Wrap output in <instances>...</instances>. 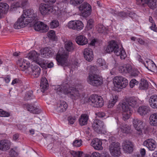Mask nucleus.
Masks as SVG:
<instances>
[{
	"label": "nucleus",
	"mask_w": 157,
	"mask_h": 157,
	"mask_svg": "<svg viewBox=\"0 0 157 157\" xmlns=\"http://www.w3.org/2000/svg\"><path fill=\"white\" fill-rule=\"evenodd\" d=\"M82 11V16L84 17H87L89 16L91 12V9L86 10H81Z\"/></svg>",
	"instance_id": "nucleus-48"
},
{
	"label": "nucleus",
	"mask_w": 157,
	"mask_h": 157,
	"mask_svg": "<svg viewBox=\"0 0 157 157\" xmlns=\"http://www.w3.org/2000/svg\"><path fill=\"white\" fill-rule=\"evenodd\" d=\"M48 35L49 38L52 40H55L56 35L54 31L52 30L49 31L48 32Z\"/></svg>",
	"instance_id": "nucleus-52"
},
{
	"label": "nucleus",
	"mask_w": 157,
	"mask_h": 157,
	"mask_svg": "<svg viewBox=\"0 0 157 157\" xmlns=\"http://www.w3.org/2000/svg\"><path fill=\"white\" fill-rule=\"evenodd\" d=\"M9 8V6L6 3H0V13H5Z\"/></svg>",
	"instance_id": "nucleus-43"
},
{
	"label": "nucleus",
	"mask_w": 157,
	"mask_h": 157,
	"mask_svg": "<svg viewBox=\"0 0 157 157\" xmlns=\"http://www.w3.org/2000/svg\"><path fill=\"white\" fill-rule=\"evenodd\" d=\"M139 87L141 90H146L148 87V83L146 80L144 79H141Z\"/></svg>",
	"instance_id": "nucleus-41"
},
{
	"label": "nucleus",
	"mask_w": 157,
	"mask_h": 157,
	"mask_svg": "<svg viewBox=\"0 0 157 157\" xmlns=\"http://www.w3.org/2000/svg\"><path fill=\"white\" fill-rule=\"evenodd\" d=\"M87 81L89 84L95 86H100L103 83L101 77L96 74H89Z\"/></svg>",
	"instance_id": "nucleus-5"
},
{
	"label": "nucleus",
	"mask_w": 157,
	"mask_h": 157,
	"mask_svg": "<svg viewBox=\"0 0 157 157\" xmlns=\"http://www.w3.org/2000/svg\"><path fill=\"white\" fill-rule=\"evenodd\" d=\"M150 106L153 109L157 108V95H153L151 96L149 99Z\"/></svg>",
	"instance_id": "nucleus-26"
},
{
	"label": "nucleus",
	"mask_w": 157,
	"mask_h": 157,
	"mask_svg": "<svg viewBox=\"0 0 157 157\" xmlns=\"http://www.w3.org/2000/svg\"><path fill=\"white\" fill-rule=\"evenodd\" d=\"M150 124L151 125H157V113L151 114L149 117Z\"/></svg>",
	"instance_id": "nucleus-36"
},
{
	"label": "nucleus",
	"mask_w": 157,
	"mask_h": 157,
	"mask_svg": "<svg viewBox=\"0 0 157 157\" xmlns=\"http://www.w3.org/2000/svg\"><path fill=\"white\" fill-rule=\"evenodd\" d=\"M40 72V68L37 65H31L28 68L26 73L32 75L34 78H37Z\"/></svg>",
	"instance_id": "nucleus-11"
},
{
	"label": "nucleus",
	"mask_w": 157,
	"mask_h": 157,
	"mask_svg": "<svg viewBox=\"0 0 157 157\" xmlns=\"http://www.w3.org/2000/svg\"><path fill=\"white\" fill-rule=\"evenodd\" d=\"M97 31L99 33H105L107 31V29L101 24H98L96 26Z\"/></svg>",
	"instance_id": "nucleus-42"
},
{
	"label": "nucleus",
	"mask_w": 157,
	"mask_h": 157,
	"mask_svg": "<svg viewBox=\"0 0 157 157\" xmlns=\"http://www.w3.org/2000/svg\"><path fill=\"white\" fill-rule=\"evenodd\" d=\"M59 25V22L57 20H53L50 23V27L52 29L57 27Z\"/></svg>",
	"instance_id": "nucleus-47"
},
{
	"label": "nucleus",
	"mask_w": 157,
	"mask_h": 157,
	"mask_svg": "<svg viewBox=\"0 0 157 157\" xmlns=\"http://www.w3.org/2000/svg\"><path fill=\"white\" fill-rule=\"evenodd\" d=\"M89 119V116L86 114H82L79 119V124L82 126L86 125Z\"/></svg>",
	"instance_id": "nucleus-28"
},
{
	"label": "nucleus",
	"mask_w": 157,
	"mask_h": 157,
	"mask_svg": "<svg viewBox=\"0 0 157 157\" xmlns=\"http://www.w3.org/2000/svg\"><path fill=\"white\" fill-rule=\"evenodd\" d=\"M97 64L99 66L102 67L103 69L107 68L108 67L105 60L101 58L98 59L97 61Z\"/></svg>",
	"instance_id": "nucleus-39"
},
{
	"label": "nucleus",
	"mask_w": 157,
	"mask_h": 157,
	"mask_svg": "<svg viewBox=\"0 0 157 157\" xmlns=\"http://www.w3.org/2000/svg\"><path fill=\"white\" fill-rule=\"evenodd\" d=\"M10 116V113L8 112L4 111L0 109V116L2 117H8Z\"/></svg>",
	"instance_id": "nucleus-57"
},
{
	"label": "nucleus",
	"mask_w": 157,
	"mask_h": 157,
	"mask_svg": "<svg viewBox=\"0 0 157 157\" xmlns=\"http://www.w3.org/2000/svg\"><path fill=\"white\" fill-rule=\"evenodd\" d=\"M84 58L88 61H91L93 59V52L90 48H86L84 49Z\"/></svg>",
	"instance_id": "nucleus-20"
},
{
	"label": "nucleus",
	"mask_w": 157,
	"mask_h": 157,
	"mask_svg": "<svg viewBox=\"0 0 157 157\" xmlns=\"http://www.w3.org/2000/svg\"><path fill=\"white\" fill-rule=\"evenodd\" d=\"M26 109L28 111L34 114H39L41 112V110L40 109L30 105H27Z\"/></svg>",
	"instance_id": "nucleus-32"
},
{
	"label": "nucleus",
	"mask_w": 157,
	"mask_h": 157,
	"mask_svg": "<svg viewBox=\"0 0 157 157\" xmlns=\"http://www.w3.org/2000/svg\"><path fill=\"white\" fill-rule=\"evenodd\" d=\"M138 105V99L135 97L126 98L125 101L122 103L121 107L125 109V108L133 111V109Z\"/></svg>",
	"instance_id": "nucleus-4"
},
{
	"label": "nucleus",
	"mask_w": 157,
	"mask_h": 157,
	"mask_svg": "<svg viewBox=\"0 0 157 157\" xmlns=\"http://www.w3.org/2000/svg\"><path fill=\"white\" fill-rule=\"evenodd\" d=\"M76 118L75 116H70L68 117V123L69 124H73L76 121Z\"/></svg>",
	"instance_id": "nucleus-55"
},
{
	"label": "nucleus",
	"mask_w": 157,
	"mask_h": 157,
	"mask_svg": "<svg viewBox=\"0 0 157 157\" xmlns=\"http://www.w3.org/2000/svg\"><path fill=\"white\" fill-rule=\"evenodd\" d=\"M101 155L98 152H93L90 155V157H100Z\"/></svg>",
	"instance_id": "nucleus-61"
},
{
	"label": "nucleus",
	"mask_w": 157,
	"mask_h": 157,
	"mask_svg": "<svg viewBox=\"0 0 157 157\" xmlns=\"http://www.w3.org/2000/svg\"><path fill=\"white\" fill-rule=\"evenodd\" d=\"M68 106L67 103L65 101L61 102L57 108V111L59 112H64L67 108Z\"/></svg>",
	"instance_id": "nucleus-35"
},
{
	"label": "nucleus",
	"mask_w": 157,
	"mask_h": 157,
	"mask_svg": "<svg viewBox=\"0 0 157 157\" xmlns=\"http://www.w3.org/2000/svg\"><path fill=\"white\" fill-rule=\"evenodd\" d=\"M39 9L42 15H46L52 12L53 8L48 4L41 3L40 5Z\"/></svg>",
	"instance_id": "nucleus-12"
},
{
	"label": "nucleus",
	"mask_w": 157,
	"mask_h": 157,
	"mask_svg": "<svg viewBox=\"0 0 157 157\" xmlns=\"http://www.w3.org/2000/svg\"><path fill=\"white\" fill-rule=\"evenodd\" d=\"M76 21H69L67 25L68 27L70 29L75 30Z\"/></svg>",
	"instance_id": "nucleus-51"
},
{
	"label": "nucleus",
	"mask_w": 157,
	"mask_h": 157,
	"mask_svg": "<svg viewBox=\"0 0 157 157\" xmlns=\"http://www.w3.org/2000/svg\"><path fill=\"white\" fill-rule=\"evenodd\" d=\"M107 52H113L117 56H120L122 59H125L126 54L123 48H119L118 46L114 40L110 41L106 50Z\"/></svg>",
	"instance_id": "nucleus-2"
},
{
	"label": "nucleus",
	"mask_w": 157,
	"mask_h": 157,
	"mask_svg": "<svg viewBox=\"0 0 157 157\" xmlns=\"http://www.w3.org/2000/svg\"><path fill=\"white\" fill-rule=\"evenodd\" d=\"M97 115L99 117L103 118L105 116V114L104 113L99 112L97 113Z\"/></svg>",
	"instance_id": "nucleus-63"
},
{
	"label": "nucleus",
	"mask_w": 157,
	"mask_h": 157,
	"mask_svg": "<svg viewBox=\"0 0 157 157\" xmlns=\"http://www.w3.org/2000/svg\"><path fill=\"white\" fill-rule=\"evenodd\" d=\"M68 56L67 52H65L63 48L60 49L56 56V60L58 64L63 66H67L69 65L67 60Z\"/></svg>",
	"instance_id": "nucleus-3"
},
{
	"label": "nucleus",
	"mask_w": 157,
	"mask_h": 157,
	"mask_svg": "<svg viewBox=\"0 0 157 157\" xmlns=\"http://www.w3.org/2000/svg\"><path fill=\"white\" fill-rule=\"evenodd\" d=\"M137 5H144L146 4L151 9H154L157 7V0H136Z\"/></svg>",
	"instance_id": "nucleus-10"
},
{
	"label": "nucleus",
	"mask_w": 157,
	"mask_h": 157,
	"mask_svg": "<svg viewBox=\"0 0 157 157\" xmlns=\"http://www.w3.org/2000/svg\"><path fill=\"white\" fill-rule=\"evenodd\" d=\"M68 87L69 85H68L62 86H59L56 88L55 90L58 94H60L61 93L67 94V92L65 91L67 90Z\"/></svg>",
	"instance_id": "nucleus-29"
},
{
	"label": "nucleus",
	"mask_w": 157,
	"mask_h": 157,
	"mask_svg": "<svg viewBox=\"0 0 157 157\" xmlns=\"http://www.w3.org/2000/svg\"><path fill=\"white\" fill-rule=\"evenodd\" d=\"M131 75L132 76L136 77L138 75L139 73V71L137 69L135 68H132L130 72Z\"/></svg>",
	"instance_id": "nucleus-54"
},
{
	"label": "nucleus",
	"mask_w": 157,
	"mask_h": 157,
	"mask_svg": "<svg viewBox=\"0 0 157 157\" xmlns=\"http://www.w3.org/2000/svg\"><path fill=\"white\" fill-rule=\"evenodd\" d=\"M120 128L121 131L124 133L129 134L132 131L130 126L125 124H122Z\"/></svg>",
	"instance_id": "nucleus-37"
},
{
	"label": "nucleus",
	"mask_w": 157,
	"mask_h": 157,
	"mask_svg": "<svg viewBox=\"0 0 157 157\" xmlns=\"http://www.w3.org/2000/svg\"><path fill=\"white\" fill-rule=\"evenodd\" d=\"M123 149L125 153H130L133 151V145L132 142L128 140L123 142L122 144Z\"/></svg>",
	"instance_id": "nucleus-16"
},
{
	"label": "nucleus",
	"mask_w": 157,
	"mask_h": 157,
	"mask_svg": "<svg viewBox=\"0 0 157 157\" xmlns=\"http://www.w3.org/2000/svg\"><path fill=\"white\" fill-rule=\"evenodd\" d=\"M138 82L135 79H132L130 82L129 85L130 87L132 88L135 86V85H137Z\"/></svg>",
	"instance_id": "nucleus-58"
},
{
	"label": "nucleus",
	"mask_w": 157,
	"mask_h": 157,
	"mask_svg": "<svg viewBox=\"0 0 157 157\" xmlns=\"http://www.w3.org/2000/svg\"><path fill=\"white\" fill-rule=\"evenodd\" d=\"M75 24V30L78 31L83 29V24L81 21H76Z\"/></svg>",
	"instance_id": "nucleus-45"
},
{
	"label": "nucleus",
	"mask_w": 157,
	"mask_h": 157,
	"mask_svg": "<svg viewBox=\"0 0 157 157\" xmlns=\"http://www.w3.org/2000/svg\"><path fill=\"white\" fill-rule=\"evenodd\" d=\"M18 64L19 66V69L22 71H25L26 73L28 68L30 66L26 60L22 59L19 60Z\"/></svg>",
	"instance_id": "nucleus-18"
},
{
	"label": "nucleus",
	"mask_w": 157,
	"mask_h": 157,
	"mask_svg": "<svg viewBox=\"0 0 157 157\" xmlns=\"http://www.w3.org/2000/svg\"><path fill=\"white\" fill-rule=\"evenodd\" d=\"M121 107L123 111L122 117L123 120L125 121L128 119L129 118L133 111L129 110L128 109L125 108L124 109L122 107Z\"/></svg>",
	"instance_id": "nucleus-30"
},
{
	"label": "nucleus",
	"mask_w": 157,
	"mask_h": 157,
	"mask_svg": "<svg viewBox=\"0 0 157 157\" xmlns=\"http://www.w3.org/2000/svg\"><path fill=\"white\" fill-rule=\"evenodd\" d=\"M33 92L32 90L27 92L24 97L25 100H29L34 98V97L33 94Z\"/></svg>",
	"instance_id": "nucleus-46"
},
{
	"label": "nucleus",
	"mask_w": 157,
	"mask_h": 157,
	"mask_svg": "<svg viewBox=\"0 0 157 157\" xmlns=\"http://www.w3.org/2000/svg\"><path fill=\"white\" fill-rule=\"evenodd\" d=\"M73 145L74 146L79 147L82 144V141L81 140H77L73 142Z\"/></svg>",
	"instance_id": "nucleus-56"
},
{
	"label": "nucleus",
	"mask_w": 157,
	"mask_h": 157,
	"mask_svg": "<svg viewBox=\"0 0 157 157\" xmlns=\"http://www.w3.org/2000/svg\"><path fill=\"white\" fill-rule=\"evenodd\" d=\"M76 41L78 44L81 45H85L88 42L87 39L83 35L78 36L76 38Z\"/></svg>",
	"instance_id": "nucleus-25"
},
{
	"label": "nucleus",
	"mask_w": 157,
	"mask_h": 157,
	"mask_svg": "<svg viewBox=\"0 0 157 157\" xmlns=\"http://www.w3.org/2000/svg\"><path fill=\"white\" fill-rule=\"evenodd\" d=\"M48 87V82L46 78L43 77L41 78L40 83V88L41 89V91L43 92L47 89Z\"/></svg>",
	"instance_id": "nucleus-31"
},
{
	"label": "nucleus",
	"mask_w": 157,
	"mask_h": 157,
	"mask_svg": "<svg viewBox=\"0 0 157 157\" xmlns=\"http://www.w3.org/2000/svg\"><path fill=\"white\" fill-rule=\"evenodd\" d=\"M102 144L101 140L97 138L93 139L91 143V146L95 149L98 150H101L103 149Z\"/></svg>",
	"instance_id": "nucleus-17"
},
{
	"label": "nucleus",
	"mask_w": 157,
	"mask_h": 157,
	"mask_svg": "<svg viewBox=\"0 0 157 157\" xmlns=\"http://www.w3.org/2000/svg\"><path fill=\"white\" fill-rule=\"evenodd\" d=\"M71 154L73 157H81L82 156V153L80 151H71Z\"/></svg>",
	"instance_id": "nucleus-53"
},
{
	"label": "nucleus",
	"mask_w": 157,
	"mask_h": 157,
	"mask_svg": "<svg viewBox=\"0 0 157 157\" xmlns=\"http://www.w3.org/2000/svg\"><path fill=\"white\" fill-rule=\"evenodd\" d=\"M98 70L97 69L96 67L95 66H92L90 68V72L89 74H96Z\"/></svg>",
	"instance_id": "nucleus-59"
},
{
	"label": "nucleus",
	"mask_w": 157,
	"mask_h": 157,
	"mask_svg": "<svg viewBox=\"0 0 157 157\" xmlns=\"http://www.w3.org/2000/svg\"><path fill=\"white\" fill-rule=\"evenodd\" d=\"M39 55V54L35 51H32L28 54L27 57L29 59H32L36 62L38 58Z\"/></svg>",
	"instance_id": "nucleus-33"
},
{
	"label": "nucleus",
	"mask_w": 157,
	"mask_h": 157,
	"mask_svg": "<svg viewBox=\"0 0 157 157\" xmlns=\"http://www.w3.org/2000/svg\"><path fill=\"white\" fill-rule=\"evenodd\" d=\"M152 25L150 27V28L154 31L156 32L157 31V28L155 27V23L151 24Z\"/></svg>",
	"instance_id": "nucleus-62"
},
{
	"label": "nucleus",
	"mask_w": 157,
	"mask_h": 157,
	"mask_svg": "<svg viewBox=\"0 0 157 157\" xmlns=\"http://www.w3.org/2000/svg\"><path fill=\"white\" fill-rule=\"evenodd\" d=\"M150 112V109L148 106H142L138 109L137 112L141 116H144Z\"/></svg>",
	"instance_id": "nucleus-23"
},
{
	"label": "nucleus",
	"mask_w": 157,
	"mask_h": 157,
	"mask_svg": "<svg viewBox=\"0 0 157 157\" xmlns=\"http://www.w3.org/2000/svg\"><path fill=\"white\" fill-rule=\"evenodd\" d=\"M34 29L37 31L44 33L47 31L48 27L43 23L38 21L36 22L34 26Z\"/></svg>",
	"instance_id": "nucleus-14"
},
{
	"label": "nucleus",
	"mask_w": 157,
	"mask_h": 157,
	"mask_svg": "<svg viewBox=\"0 0 157 157\" xmlns=\"http://www.w3.org/2000/svg\"><path fill=\"white\" fill-rule=\"evenodd\" d=\"M36 62L42 68H46V67L47 63L44 59H40L39 57Z\"/></svg>",
	"instance_id": "nucleus-44"
},
{
	"label": "nucleus",
	"mask_w": 157,
	"mask_h": 157,
	"mask_svg": "<svg viewBox=\"0 0 157 157\" xmlns=\"http://www.w3.org/2000/svg\"><path fill=\"white\" fill-rule=\"evenodd\" d=\"M64 47L66 50L68 52H72L75 48L74 45L70 41H66Z\"/></svg>",
	"instance_id": "nucleus-38"
},
{
	"label": "nucleus",
	"mask_w": 157,
	"mask_h": 157,
	"mask_svg": "<svg viewBox=\"0 0 157 157\" xmlns=\"http://www.w3.org/2000/svg\"><path fill=\"white\" fill-rule=\"evenodd\" d=\"M40 55L43 58H48L53 54L52 50L50 48L46 47L40 50Z\"/></svg>",
	"instance_id": "nucleus-19"
},
{
	"label": "nucleus",
	"mask_w": 157,
	"mask_h": 157,
	"mask_svg": "<svg viewBox=\"0 0 157 157\" xmlns=\"http://www.w3.org/2000/svg\"><path fill=\"white\" fill-rule=\"evenodd\" d=\"M155 142L152 139H148L144 142L145 145L151 151L154 150L156 147Z\"/></svg>",
	"instance_id": "nucleus-22"
},
{
	"label": "nucleus",
	"mask_w": 157,
	"mask_h": 157,
	"mask_svg": "<svg viewBox=\"0 0 157 157\" xmlns=\"http://www.w3.org/2000/svg\"><path fill=\"white\" fill-rule=\"evenodd\" d=\"M113 82L115 86L117 88H125L128 84V80L121 76H116Z\"/></svg>",
	"instance_id": "nucleus-7"
},
{
	"label": "nucleus",
	"mask_w": 157,
	"mask_h": 157,
	"mask_svg": "<svg viewBox=\"0 0 157 157\" xmlns=\"http://www.w3.org/2000/svg\"><path fill=\"white\" fill-rule=\"evenodd\" d=\"M84 0H71L70 2L74 6H76L81 4Z\"/></svg>",
	"instance_id": "nucleus-50"
},
{
	"label": "nucleus",
	"mask_w": 157,
	"mask_h": 157,
	"mask_svg": "<svg viewBox=\"0 0 157 157\" xmlns=\"http://www.w3.org/2000/svg\"><path fill=\"white\" fill-rule=\"evenodd\" d=\"M111 154L115 156H118L121 154L120 144L117 142L112 143L109 147Z\"/></svg>",
	"instance_id": "nucleus-8"
},
{
	"label": "nucleus",
	"mask_w": 157,
	"mask_h": 157,
	"mask_svg": "<svg viewBox=\"0 0 157 157\" xmlns=\"http://www.w3.org/2000/svg\"><path fill=\"white\" fill-rule=\"evenodd\" d=\"M118 97L117 95H113L108 101L107 105L108 108L113 107L117 101Z\"/></svg>",
	"instance_id": "nucleus-34"
},
{
	"label": "nucleus",
	"mask_w": 157,
	"mask_h": 157,
	"mask_svg": "<svg viewBox=\"0 0 157 157\" xmlns=\"http://www.w3.org/2000/svg\"><path fill=\"white\" fill-rule=\"evenodd\" d=\"M93 22L94 21L92 19H90L88 21L87 26L89 30L92 28Z\"/></svg>",
	"instance_id": "nucleus-60"
},
{
	"label": "nucleus",
	"mask_w": 157,
	"mask_h": 157,
	"mask_svg": "<svg viewBox=\"0 0 157 157\" xmlns=\"http://www.w3.org/2000/svg\"><path fill=\"white\" fill-rule=\"evenodd\" d=\"M37 15V13H34L33 9L24 10L21 17L14 24V28L19 29L25 27L29 23H34L38 20Z\"/></svg>",
	"instance_id": "nucleus-1"
},
{
	"label": "nucleus",
	"mask_w": 157,
	"mask_h": 157,
	"mask_svg": "<svg viewBox=\"0 0 157 157\" xmlns=\"http://www.w3.org/2000/svg\"><path fill=\"white\" fill-rule=\"evenodd\" d=\"M65 92H67V94L73 100L78 99L80 95L79 91L76 88L70 86H69L67 90Z\"/></svg>",
	"instance_id": "nucleus-9"
},
{
	"label": "nucleus",
	"mask_w": 157,
	"mask_h": 157,
	"mask_svg": "<svg viewBox=\"0 0 157 157\" xmlns=\"http://www.w3.org/2000/svg\"><path fill=\"white\" fill-rule=\"evenodd\" d=\"M103 124L101 121L96 119L94 120L92 124V127L95 131L97 132H101L103 128Z\"/></svg>",
	"instance_id": "nucleus-15"
},
{
	"label": "nucleus",
	"mask_w": 157,
	"mask_h": 157,
	"mask_svg": "<svg viewBox=\"0 0 157 157\" xmlns=\"http://www.w3.org/2000/svg\"><path fill=\"white\" fill-rule=\"evenodd\" d=\"M146 63L147 65L145 64L144 65L148 70L153 72L157 71L156 66L153 61L149 60L148 61H147Z\"/></svg>",
	"instance_id": "nucleus-24"
},
{
	"label": "nucleus",
	"mask_w": 157,
	"mask_h": 157,
	"mask_svg": "<svg viewBox=\"0 0 157 157\" xmlns=\"http://www.w3.org/2000/svg\"><path fill=\"white\" fill-rule=\"evenodd\" d=\"M133 124L134 128L139 134L142 133L144 126L143 122L141 120L137 118L134 119L133 121Z\"/></svg>",
	"instance_id": "nucleus-13"
},
{
	"label": "nucleus",
	"mask_w": 157,
	"mask_h": 157,
	"mask_svg": "<svg viewBox=\"0 0 157 157\" xmlns=\"http://www.w3.org/2000/svg\"><path fill=\"white\" fill-rule=\"evenodd\" d=\"M114 15L119 16L121 17H124L127 16V13L124 12H117L116 11H114Z\"/></svg>",
	"instance_id": "nucleus-49"
},
{
	"label": "nucleus",
	"mask_w": 157,
	"mask_h": 157,
	"mask_svg": "<svg viewBox=\"0 0 157 157\" xmlns=\"http://www.w3.org/2000/svg\"><path fill=\"white\" fill-rule=\"evenodd\" d=\"M140 154L143 157L145 155L146 151L144 148H141L140 151Z\"/></svg>",
	"instance_id": "nucleus-64"
},
{
	"label": "nucleus",
	"mask_w": 157,
	"mask_h": 157,
	"mask_svg": "<svg viewBox=\"0 0 157 157\" xmlns=\"http://www.w3.org/2000/svg\"><path fill=\"white\" fill-rule=\"evenodd\" d=\"M79 9L80 10H90V9H91V7L89 3L86 2H84L80 5Z\"/></svg>",
	"instance_id": "nucleus-40"
},
{
	"label": "nucleus",
	"mask_w": 157,
	"mask_h": 157,
	"mask_svg": "<svg viewBox=\"0 0 157 157\" xmlns=\"http://www.w3.org/2000/svg\"><path fill=\"white\" fill-rule=\"evenodd\" d=\"M132 70V67L129 64L124 66H120L119 67V71L120 73H127L130 72Z\"/></svg>",
	"instance_id": "nucleus-27"
},
{
	"label": "nucleus",
	"mask_w": 157,
	"mask_h": 157,
	"mask_svg": "<svg viewBox=\"0 0 157 157\" xmlns=\"http://www.w3.org/2000/svg\"><path fill=\"white\" fill-rule=\"evenodd\" d=\"M90 103H92V105L94 107H100L104 105V101L103 98L97 95L93 94L91 95L89 98Z\"/></svg>",
	"instance_id": "nucleus-6"
},
{
	"label": "nucleus",
	"mask_w": 157,
	"mask_h": 157,
	"mask_svg": "<svg viewBox=\"0 0 157 157\" xmlns=\"http://www.w3.org/2000/svg\"><path fill=\"white\" fill-rule=\"evenodd\" d=\"M11 143L8 140H0V150L5 151L8 150L10 147Z\"/></svg>",
	"instance_id": "nucleus-21"
}]
</instances>
